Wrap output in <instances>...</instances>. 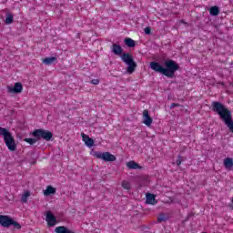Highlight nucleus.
Wrapping results in <instances>:
<instances>
[{
    "mask_svg": "<svg viewBox=\"0 0 233 233\" xmlns=\"http://www.w3.org/2000/svg\"><path fill=\"white\" fill-rule=\"evenodd\" d=\"M94 157H96V159H103V161L106 162H112L116 161V156L112 155L110 152H101V151H96L93 153Z\"/></svg>",
    "mask_w": 233,
    "mask_h": 233,
    "instance_id": "obj_5",
    "label": "nucleus"
},
{
    "mask_svg": "<svg viewBox=\"0 0 233 233\" xmlns=\"http://www.w3.org/2000/svg\"><path fill=\"white\" fill-rule=\"evenodd\" d=\"M4 141L5 143V147H7L10 152H15L17 148V144H15V139H14L12 134L9 135L6 138H5Z\"/></svg>",
    "mask_w": 233,
    "mask_h": 233,
    "instance_id": "obj_6",
    "label": "nucleus"
},
{
    "mask_svg": "<svg viewBox=\"0 0 233 233\" xmlns=\"http://www.w3.org/2000/svg\"><path fill=\"white\" fill-rule=\"evenodd\" d=\"M14 23V15L8 13L5 17V25H12Z\"/></svg>",
    "mask_w": 233,
    "mask_h": 233,
    "instance_id": "obj_20",
    "label": "nucleus"
},
{
    "mask_svg": "<svg viewBox=\"0 0 233 233\" xmlns=\"http://www.w3.org/2000/svg\"><path fill=\"white\" fill-rule=\"evenodd\" d=\"M32 165H35V162H32Z\"/></svg>",
    "mask_w": 233,
    "mask_h": 233,
    "instance_id": "obj_29",
    "label": "nucleus"
},
{
    "mask_svg": "<svg viewBox=\"0 0 233 233\" xmlns=\"http://www.w3.org/2000/svg\"><path fill=\"white\" fill-rule=\"evenodd\" d=\"M81 136L83 141L88 147V148H92V147H94V139L90 138V137H88V135H86L85 133H81Z\"/></svg>",
    "mask_w": 233,
    "mask_h": 233,
    "instance_id": "obj_10",
    "label": "nucleus"
},
{
    "mask_svg": "<svg viewBox=\"0 0 233 233\" xmlns=\"http://www.w3.org/2000/svg\"><path fill=\"white\" fill-rule=\"evenodd\" d=\"M146 203L147 205H156V203H157V201H156V195L147 193L146 195Z\"/></svg>",
    "mask_w": 233,
    "mask_h": 233,
    "instance_id": "obj_11",
    "label": "nucleus"
},
{
    "mask_svg": "<svg viewBox=\"0 0 233 233\" xmlns=\"http://www.w3.org/2000/svg\"><path fill=\"white\" fill-rule=\"evenodd\" d=\"M124 43L128 48H134V46H136V41L132 40L130 37L125 38Z\"/></svg>",
    "mask_w": 233,
    "mask_h": 233,
    "instance_id": "obj_17",
    "label": "nucleus"
},
{
    "mask_svg": "<svg viewBox=\"0 0 233 233\" xmlns=\"http://www.w3.org/2000/svg\"><path fill=\"white\" fill-rule=\"evenodd\" d=\"M127 167L130 170H139V169H141V166H139V164L136 163V161H134V160L127 162Z\"/></svg>",
    "mask_w": 233,
    "mask_h": 233,
    "instance_id": "obj_12",
    "label": "nucleus"
},
{
    "mask_svg": "<svg viewBox=\"0 0 233 233\" xmlns=\"http://www.w3.org/2000/svg\"><path fill=\"white\" fill-rule=\"evenodd\" d=\"M11 134L8 129L0 127V136H3L4 139H6Z\"/></svg>",
    "mask_w": 233,
    "mask_h": 233,
    "instance_id": "obj_18",
    "label": "nucleus"
},
{
    "mask_svg": "<svg viewBox=\"0 0 233 233\" xmlns=\"http://www.w3.org/2000/svg\"><path fill=\"white\" fill-rule=\"evenodd\" d=\"M0 225L1 227H4V228H9V227H14L17 230H20L21 224L19 222L12 219V218L6 216V215H0Z\"/></svg>",
    "mask_w": 233,
    "mask_h": 233,
    "instance_id": "obj_4",
    "label": "nucleus"
},
{
    "mask_svg": "<svg viewBox=\"0 0 233 233\" xmlns=\"http://www.w3.org/2000/svg\"><path fill=\"white\" fill-rule=\"evenodd\" d=\"M224 167L228 170H230V168L233 167V159L230 157H227L224 159Z\"/></svg>",
    "mask_w": 233,
    "mask_h": 233,
    "instance_id": "obj_15",
    "label": "nucleus"
},
{
    "mask_svg": "<svg viewBox=\"0 0 233 233\" xmlns=\"http://www.w3.org/2000/svg\"><path fill=\"white\" fill-rule=\"evenodd\" d=\"M56 188L52 187V186H47L46 189L44 191V195L45 196H52L54 194H56Z\"/></svg>",
    "mask_w": 233,
    "mask_h": 233,
    "instance_id": "obj_14",
    "label": "nucleus"
},
{
    "mask_svg": "<svg viewBox=\"0 0 233 233\" xmlns=\"http://www.w3.org/2000/svg\"><path fill=\"white\" fill-rule=\"evenodd\" d=\"M122 187L125 188V190H130V182L124 180L122 182Z\"/></svg>",
    "mask_w": 233,
    "mask_h": 233,
    "instance_id": "obj_24",
    "label": "nucleus"
},
{
    "mask_svg": "<svg viewBox=\"0 0 233 233\" xmlns=\"http://www.w3.org/2000/svg\"><path fill=\"white\" fill-rule=\"evenodd\" d=\"M24 141L25 143H28L29 145H35V143H37V141H39L37 139V137H35V138H25Z\"/></svg>",
    "mask_w": 233,
    "mask_h": 233,
    "instance_id": "obj_22",
    "label": "nucleus"
},
{
    "mask_svg": "<svg viewBox=\"0 0 233 233\" xmlns=\"http://www.w3.org/2000/svg\"><path fill=\"white\" fill-rule=\"evenodd\" d=\"M55 232H56V233H76V232L68 229L65 226H59V227L56 228Z\"/></svg>",
    "mask_w": 233,
    "mask_h": 233,
    "instance_id": "obj_13",
    "label": "nucleus"
},
{
    "mask_svg": "<svg viewBox=\"0 0 233 233\" xmlns=\"http://www.w3.org/2000/svg\"><path fill=\"white\" fill-rule=\"evenodd\" d=\"M28 198H30V191H25L21 198L22 203H26L28 201Z\"/></svg>",
    "mask_w": 233,
    "mask_h": 233,
    "instance_id": "obj_21",
    "label": "nucleus"
},
{
    "mask_svg": "<svg viewBox=\"0 0 233 233\" xmlns=\"http://www.w3.org/2000/svg\"><path fill=\"white\" fill-rule=\"evenodd\" d=\"M175 106H181V105L177 104V103H172L170 106V108H175Z\"/></svg>",
    "mask_w": 233,
    "mask_h": 233,
    "instance_id": "obj_28",
    "label": "nucleus"
},
{
    "mask_svg": "<svg viewBox=\"0 0 233 233\" xmlns=\"http://www.w3.org/2000/svg\"><path fill=\"white\" fill-rule=\"evenodd\" d=\"M144 32L147 35H150L152 34V29L150 27H146Z\"/></svg>",
    "mask_w": 233,
    "mask_h": 233,
    "instance_id": "obj_26",
    "label": "nucleus"
},
{
    "mask_svg": "<svg viewBox=\"0 0 233 233\" xmlns=\"http://www.w3.org/2000/svg\"><path fill=\"white\" fill-rule=\"evenodd\" d=\"M99 83V79L91 80V85H97Z\"/></svg>",
    "mask_w": 233,
    "mask_h": 233,
    "instance_id": "obj_27",
    "label": "nucleus"
},
{
    "mask_svg": "<svg viewBox=\"0 0 233 233\" xmlns=\"http://www.w3.org/2000/svg\"><path fill=\"white\" fill-rule=\"evenodd\" d=\"M219 7L217 5L211 6L209 8V14L210 15H212L213 17H216V15H219Z\"/></svg>",
    "mask_w": 233,
    "mask_h": 233,
    "instance_id": "obj_16",
    "label": "nucleus"
},
{
    "mask_svg": "<svg viewBox=\"0 0 233 233\" xmlns=\"http://www.w3.org/2000/svg\"><path fill=\"white\" fill-rule=\"evenodd\" d=\"M149 66L151 70H154V72H157V74H162V76H165L166 77H169L172 79V77H175L176 72L177 70H180L179 64H177L176 61L172 59H168L165 61V66H163L159 62H151L149 64Z\"/></svg>",
    "mask_w": 233,
    "mask_h": 233,
    "instance_id": "obj_1",
    "label": "nucleus"
},
{
    "mask_svg": "<svg viewBox=\"0 0 233 233\" xmlns=\"http://www.w3.org/2000/svg\"><path fill=\"white\" fill-rule=\"evenodd\" d=\"M46 221L47 222L48 227H55V225L57 223V218L56 216H54V214H52V211H47Z\"/></svg>",
    "mask_w": 233,
    "mask_h": 233,
    "instance_id": "obj_8",
    "label": "nucleus"
},
{
    "mask_svg": "<svg viewBox=\"0 0 233 233\" xmlns=\"http://www.w3.org/2000/svg\"><path fill=\"white\" fill-rule=\"evenodd\" d=\"M33 137H36L38 141L44 139V141H52L54 139V134L50 130L46 129H35L32 132Z\"/></svg>",
    "mask_w": 233,
    "mask_h": 233,
    "instance_id": "obj_3",
    "label": "nucleus"
},
{
    "mask_svg": "<svg viewBox=\"0 0 233 233\" xmlns=\"http://www.w3.org/2000/svg\"><path fill=\"white\" fill-rule=\"evenodd\" d=\"M143 123L146 127H150V125H152V117H150L147 109L143 111Z\"/></svg>",
    "mask_w": 233,
    "mask_h": 233,
    "instance_id": "obj_9",
    "label": "nucleus"
},
{
    "mask_svg": "<svg viewBox=\"0 0 233 233\" xmlns=\"http://www.w3.org/2000/svg\"><path fill=\"white\" fill-rule=\"evenodd\" d=\"M111 52H113L115 56H120L123 63L127 65V74H134V72H136L137 64L134 61V56L130 53H123V47L117 44H113L111 46Z\"/></svg>",
    "mask_w": 233,
    "mask_h": 233,
    "instance_id": "obj_2",
    "label": "nucleus"
},
{
    "mask_svg": "<svg viewBox=\"0 0 233 233\" xmlns=\"http://www.w3.org/2000/svg\"><path fill=\"white\" fill-rule=\"evenodd\" d=\"M168 219V218H167V215H165V213H161L158 217H157V221L159 223H163L165 221H167Z\"/></svg>",
    "mask_w": 233,
    "mask_h": 233,
    "instance_id": "obj_23",
    "label": "nucleus"
},
{
    "mask_svg": "<svg viewBox=\"0 0 233 233\" xmlns=\"http://www.w3.org/2000/svg\"><path fill=\"white\" fill-rule=\"evenodd\" d=\"M7 92L9 94H21L23 92V84L20 82L15 83L14 86H7Z\"/></svg>",
    "mask_w": 233,
    "mask_h": 233,
    "instance_id": "obj_7",
    "label": "nucleus"
},
{
    "mask_svg": "<svg viewBox=\"0 0 233 233\" xmlns=\"http://www.w3.org/2000/svg\"><path fill=\"white\" fill-rule=\"evenodd\" d=\"M183 160H184L183 157L177 156V158L176 161L177 166L179 167V165H181V163H183Z\"/></svg>",
    "mask_w": 233,
    "mask_h": 233,
    "instance_id": "obj_25",
    "label": "nucleus"
},
{
    "mask_svg": "<svg viewBox=\"0 0 233 233\" xmlns=\"http://www.w3.org/2000/svg\"><path fill=\"white\" fill-rule=\"evenodd\" d=\"M54 61H57L56 56L46 57L43 60L44 65H52Z\"/></svg>",
    "mask_w": 233,
    "mask_h": 233,
    "instance_id": "obj_19",
    "label": "nucleus"
}]
</instances>
